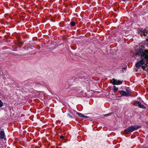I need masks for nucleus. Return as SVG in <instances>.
Segmentation results:
<instances>
[{"mask_svg": "<svg viewBox=\"0 0 148 148\" xmlns=\"http://www.w3.org/2000/svg\"><path fill=\"white\" fill-rule=\"evenodd\" d=\"M141 127V126L140 125H131L124 130V133L128 134Z\"/></svg>", "mask_w": 148, "mask_h": 148, "instance_id": "1", "label": "nucleus"}, {"mask_svg": "<svg viewBox=\"0 0 148 148\" xmlns=\"http://www.w3.org/2000/svg\"><path fill=\"white\" fill-rule=\"evenodd\" d=\"M138 55L139 56H143L145 59L147 60L146 63H148V50H145L144 52L143 50L142 49H140L137 52L136 55Z\"/></svg>", "mask_w": 148, "mask_h": 148, "instance_id": "2", "label": "nucleus"}, {"mask_svg": "<svg viewBox=\"0 0 148 148\" xmlns=\"http://www.w3.org/2000/svg\"><path fill=\"white\" fill-rule=\"evenodd\" d=\"M147 60L145 59L142 60L138 62H137L135 66L137 68L140 67L141 66H142L145 64H147L146 63Z\"/></svg>", "mask_w": 148, "mask_h": 148, "instance_id": "3", "label": "nucleus"}, {"mask_svg": "<svg viewBox=\"0 0 148 148\" xmlns=\"http://www.w3.org/2000/svg\"><path fill=\"white\" fill-rule=\"evenodd\" d=\"M110 83H112L113 85H120L122 83V81L120 80H116L114 79H113L110 81Z\"/></svg>", "mask_w": 148, "mask_h": 148, "instance_id": "4", "label": "nucleus"}, {"mask_svg": "<svg viewBox=\"0 0 148 148\" xmlns=\"http://www.w3.org/2000/svg\"><path fill=\"white\" fill-rule=\"evenodd\" d=\"M0 131V138L1 139H4V140L6 139V136L3 129Z\"/></svg>", "mask_w": 148, "mask_h": 148, "instance_id": "5", "label": "nucleus"}, {"mask_svg": "<svg viewBox=\"0 0 148 148\" xmlns=\"http://www.w3.org/2000/svg\"><path fill=\"white\" fill-rule=\"evenodd\" d=\"M146 30H144L143 31H142L141 30H139L138 31V34H140V35L142 37L143 36H146L148 32L147 31L145 32Z\"/></svg>", "mask_w": 148, "mask_h": 148, "instance_id": "6", "label": "nucleus"}, {"mask_svg": "<svg viewBox=\"0 0 148 148\" xmlns=\"http://www.w3.org/2000/svg\"><path fill=\"white\" fill-rule=\"evenodd\" d=\"M137 105L140 108H142L145 109V107L143 105H142L141 103L139 101H137Z\"/></svg>", "mask_w": 148, "mask_h": 148, "instance_id": "7", "label": "nucleus"}, {"mask_svg": "<svg viewBox=\"0 0 148 148\" xmlns=\"http://www.w3.org/2000/svg\"><path fill=\"white\" fill-rule=\"evenodd\" d=\"M126 92L124 91L121 90L120 92H131V91L129 87H126L125 89Z\"/></svg>", "mask_w": 148, "mask_h": 148, "instance_id": "8", "label": "nucleus"}, {"mask_svg": "<svg viewBox=\"0 0 148 148\" xmlns=\"http://www.w3.org/2000/svg\"><path fill=\"white\" fill-rule=\"evenodd\" d=\"M83 93V95L82 96H79L80 97H91L92 96V95H88L86 94L87 93Z\"/></svg>", "mask_w": 148, "mask_h": 148, "instance_id": "9", "label": "nucleus"}, {"mask_svg": "<svg viewBox=\"0 0 148 148\" xmlns=\"http://www.w3.org/2000/svg\"><path fill=\"white\" fill-rule=\"evenodd\" d=\"M76 114L79 116H80V117H84V118H88V117H87V116H86L82 114L81 113H79L78 112H77Z\"/></svg>", "mask_w": 148, "mask_h": 148, "instance_id": "10", "label": "nucleus"}, {"mask_svg": "<svg viewBox=\"0 0 148 148\" xmlns=\"http://www.w3.org/2000/svg\"><path fill=\"white\" fill-rule=\"evenodd\" d=\"M121 96H128L130 95L131 93H121Z\"/></svg>", "mask_w": 148, "mask_h": 148, "instance_id": "11", "label": "nucleus"}, {"mask_svg": "<svg viewBox=\"0 0 148 148\" xmlns=\"http://www.w3.org/2000/svg\"><path fill=\"white\" fill-rule=\"evenodd\" d=\"M118 88L116 87L115 86H113V90L114 92H116L118 90Z\"/></svg>", "mask_w": 148, "mask_h": 148, "instance_id": "12", "label": "nucleus"}, {"mask_svg": "<svg viewBox=\"0 0 148 148\" xmlns=\"http://www.w3.org/2000/svg\"><path fill=\"white\" fill-rule=\"evenodd\" d=\"M70 24L72 26H74L75 25L76 23L74 21H71L70 22Z\"/></svg>", "mask_w": 148, "mask_h": 148, "instance_id": "13", "label": "nucleus"}, {"mask_svg": "<svg viewBox=\"0 0 148 148\" xmlns=\"http://www.w3.org/2000/svg\"><path fill=\"white\" fill-rule=\"evenodd\" d=\"M145 64V66H142V69L143 70H144L145 69L147 66V64Z\"/></svg>", "mask_w": 148, "mask_h": 148, "instance_id": "14", "label": "nucleus"}, {"mask_svg": "<svg viewBox=\"0 0 148 148\" xmlns=\"http://www.w3.org/2000/svg\"><path fill=\"white\" fill-rule=\"evenodd\" d=\"M134 101L133 103V104L134 106H136L137 105V101Z\"/></svg>", "mask_w": 148, "mask_h": 148, "instance_id": "15", "label": "nucleus"}, {"mask_svg": "<svg viewBox=\"0 0 148 148\" xmlns=\"http://www.w3.org/2000/svg\"><path fill=\"white\" fill-rule=\"evenodd\" d=\"M3 103L1 100H0V108L3 106Z\"/></svg>", "mask_w": 148, "mask_h": 148, "instance_id": "16", "label": "nucleus"}, {"mask_svg": "<svg viewBox=\"0 0 148 148\" xmlns=\"http://www.w3.org/2000/svg\"><path fill=\"white\" fill-rule=\"evenodd\" d=\"M113 114V113H108V114H105L104 115V116H109V115H111V114Z\"/></svg>", "mask_w": 148, "mask_h": 148, "instance_id": "17", "label": "nucleus"}, {"mask_svg": "<svg viewBox=\"0 0 148 148\" xmlns=\"http://www.w3.org/2000/svg\"><path fill=\"white\" fill-rule=\"evenodd\" d=\"M64 136H60V138L61 139H64Z\"/></svg>", "mask_w": 148, "mask_h": 148, "instance_id": "18", "label": "nucleus"}, {"mask_svg": "<svg viewBox=\"0 0 148 148\" xmlns=\"http://www.w3.org/2000/svg\"><path fill=\"white\" fill-rule=\"evenodd\" d=\"M68 116L70 118H72V116L71 114H69Z\"/></svg>", "mask_w": 148, "mask_h": 148, "instance_id": "19", "label": "nucleus"}, {"mask_svg": "<svg viewBox=\"0 0 148 148\" xmlns=\"http://www.w3.org/2000/svg\"><path fill=\"white\" fill-rule=\"evenodd\" d=\"M138 148H146L143 146H142L140 147H139Z\"/></svg>", "mask_w": 148, "mask_h": 148, "instance_id": "20", "label": "nucleus"}]
</instances>
